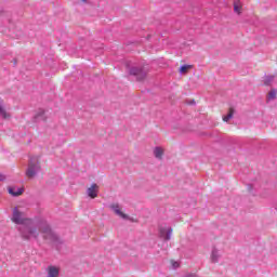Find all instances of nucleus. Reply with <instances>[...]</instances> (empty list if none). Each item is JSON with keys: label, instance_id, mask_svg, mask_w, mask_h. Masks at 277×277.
<instances>
[{"label": "nucleus", "instance_id": "1", "mask_svg": "<svg viewBox=\"0 0 277 277\" xmlns=\"http://www.w3.org/2000/svg\"><path fill=\"white\" fill-rule=\"evenodd\" d=\"M19 233V237L24 241H31V239H35V241H38L40 237V227L38 226V223L31 219L30 221H26L24 225H19L17 228Z\"/></svg>", "mask_w": 277, "mask_h": 277}, {"label": "nucleus", "instance_id": "2", "mask_svg": "<svg viewBox=\"0 0 277 277\" xmlns=\"http://www.w3.org/2000/svg\"><path fill=\"white\" fill-rule=\"evenodd\" d=\"M38 226L44 241L52 243V246H57V243H60V237H57L53 229H51L49 222L41 220L38 222Z\"/></svg>", "mask_w": 277, "mask_h": 277}, {"label": "nucleus", "instance_id": "3", "mask_svg": "<svg viewBox=\"0 0 277 277\" xmlns=\"http://www.w3.org/2000/svg\"><path fill=\"white\" fill-rule=\"evenodd\" d=\"M126 68L130 75L136 77V81H144V79H146V75H148L147 67L133 66L131 62L126 63Z\"/></svg>", "mask_w": 277, "mask_h": 277}, {"label": "nucleus", "instance_id": "4", "mask_svg": "<svg viewBox=\"0 0 277 277\" xmlns=\"http://www.w3.org/2000/svg\"><path fill=\"white\" fill-rule=\"evenodd\" d=\"M40 170H42V167H40V159L38 157H30L26 169L27 179H36Z\"/></svg>", "mask_w": 277, "mask_h": 277}, {"label": "nucleus", "instance_id": "5", "mask_svg": "<svg viewBox=\"0 0 277 277\" xmlns=\"http://www.w3.org/2000/svg\"><path fill=\"white\" fill-rule=\"evenodd\" d=\"M11 221L14 224H18L19 226L25 225L27 222L31 221V219L27 217L25 215V212H23L18 207L13 208L12 210V217Z\"/></svg>", "mask_w": 277, "mask_h": 277}, {"label": "nucleus", "instance_id": "6", "mask_svg": "<svg viewBox=\"0 0 277 277\" xmlns=\"http://www.w3.org/2000/svg\"><path fill=\"white\" fill-rule=\"evenodd\" d=\"M159 237L163 241H170L172 239V227H159Z\"/></svg>", "mask_w": 277, "mask_h": 277}, {"label": "nucleus", "instance_id": "7", "mask_svg": "<svg viewBox=\"0 0 277 277\" xmlns=\"http://www.w3.org/2000/svg\"><path fill=\"white\" fill-rule=\"evenodd\" d=\"M110 209H111V211H114V213H116V215H119V217H122V220H129V215H127V214H124V212H122V210L120 209V205L113 203V205H110Z\"/></svg>", "mask_w": 277, "mask_h": 277}, {"label": "nucleus", "instance_id": "8", "mask_svg": "<svg viewBox=\"0 0 277 277\" xmlns=\"http://www.w3.org/2000/svg\"><path fill=\"white\" fill-rule=\"evenodd\" d=\"M35 122H47V111L39 109L34 116Z\"/></svg>", "mask_w": 277, "mask_h": 277}, {"label": "nucleus", "instance_id": "9", "mask_svg": "<svg viewBox=\"0 0 277 277\" xmlns=\"http://www.w3.org/2000/svg\"><path fill=\"white\" fill-rule=\"evenodd\" d=\"M89 198H97L98 196V184H92L91 187L87 189Z\"/></svg>", "mask_w": 277, "mask_h": 277}, {"label": "nucleus", "instance_id": "10", "mask_svg": "<svg viewBox=\"0 0 277 277\" xmlns=\"http://www.w3.org/2000/svg\"><path fill=\"white\" fill-rule=\"evenodd\" d=\"M47 277H60V266L50 265L47 268Z\"/></svg>", "mask_w": 277, "mask_h": 277}, {"label": "nucleus", "instance_id": "11", "mask_svg": "<svg viewBox=\"0 0 277 277\" xmlns=\"http://www.w3.org/2000/svg\"><path fill=\"white\" fill-rule=\"evenodd\" d=\"M222 254H220V250L215 247L212 248L211 254H210V261L211 263H219Z\"/></svg>", "mask_w": 277, "mask_h": 277}, {"label": "nucleus", "instance_id": "12", "mask_svg": "<svg viewBox=\"0 0 277 277\" xmlns=\"http://www.w3.org/2000/svg\"><path fill=\"white\" fill-rule=\"evenodd\" d=\"M8 192L11 196L18 197V196H23L25 188H18L16 186H11L8 188Z\"/></svg>", "mask_w": 277, "mask_h": 277}, {"label": "nucleus", "instance_id": "13", "mask_svg": "<svg viewBox=\"0 0 277 277\" xmlns=\"http://www.w3.org/2000/svg\"><path fill=\"white\" fill-rule=\"evenodd\" d=\"M277 98V89H271V91L266 95L267 103L272 101H276Z\"/></svg>", "mask_w": 277, "mask_h": 277}, {"label": "nucleus", "instance_id": "14", "mask_svg": "<svg viewBox=\"0 0 277 277\" xmlns=\"http://www.w3.org/2000/svg\"><path fill=\"white\" fill-rule=\"evenodd\" d=\"M154 156L156 159H163V148L162 147H155L154 148Z\"/></svg>", "mask_w": 277, "mask_h": 277}, {"label": "nucleus", "instance_id": "15", "mask_svg": "<svg viewBox=\"0 0 277 277\" xmlns=\"http://www.w3.org/2000/svg\"><path fill=\"white\" fill-rule=\"evenodd\" d=\"M0 116L2 118H10V115L5 111V108H3V102L0 100Z\"/></svg>", "mask_w": 277, "mask_h": 277}, {"label": "nucleus", "instance_id": "16", "mask_svg": "<svg viewBox=\"0 0 277 277\" xmlns=\"http://www.w3.org/2000/svg\"><path fill=\"white\" fill-rule=\"evenodd\" d=\"M234 115H235V109L229 108V111H228L227 116L223 117V121L224 122H228V120H230Z\"/></svg>", "mask_w": 277, "mask_h": 277}, {"label": "nucleus", "instance_id": "17", "mask_svg": "<svg viewBox=\"0 0 277 277\" xmlns=\"http://www.w3.org/2000/svg\"><path fill=\"white\" fill-rule=\"evenodd\" d=\"M234 12H236V14H241V2L239 1L234 2Z\"/></svg>", "mask_w": 277, "mask_h": 277}, {"label": "nucleus", "instance_id": "18", "mask_svg": "<svg viewBox=\"0 0 277 277\" xmlns=\"http://www.w3.org/2000/svg\"><path fill=\"white\" fill-rule=\"evenodd\" d=\"M274 79H275L274 76H266L264 78V85H272V83H274Z\"/></svg>", "mask_w": 277, "mask_h": 277}, {"label": "nucleus", "instance_id": "19", "mask_svg": "<svg viewBox=\"0 0 277 277\" xmlns=\"http://www.w3.org/2000/svg\"><path fill=\"white\" fill-rule=\"evenodd\" d=\"M189 68H192V65H183V66L180 67V72H181L182 75H185V74H187V71L189 70Z\"/></svg>", "mask_w": 277, "mask_h": 277}, {"label": "nucleus", "instance_id": "20", "mask_svg": "<svg viewBox=\"0 0 277 277\" xmlns=\"http://www.w3.org/2000/svg\"><path fill=\"white\" fill-rule=\"evenodd\" d=\"M172 267L173 269H179V267H181V264L176 261H171Z\"/></svg>", "mask_w": 277, "mask_h": 277}, {"label": "nucleus", "instance_id": "21", "mask_svg": "<svg viewBox=\"0 0 277 277\" xmlns=\"http://www.w3.org/2000/svg\"><path fill=\"white\" fill-rule=\"evenodd\" d=\"M8 12L5 11H0V18H3V16H8Z\"/></svg>", "mask_w": 277, "mask_h": 277}, {"label": "nucleus", "instance_id": "22", "mask_svg": "<svg viewBox=\"0 0 277 277\" xmlns=\"http://www.w3.org/2000/svg\"><path fill=\"white\" fill-rule=\"evenodd\" d=\"M0 181H5V175L0 174Z\"/></svg>", "mask_w": 277, "mask_h": 277}, {"label": "nucleus", "instance_id": "23", "mask_svg": "<svg viewBox=\"0 0 277 277\" xmlns=\"http://www.w3.org/2000/svg\"><path fill=\"white\" fill-rule=\"evenodd\" d=\"M82 1V3H88V0H81Z\"/></svg>", "mask_w": 277, "mask_h": 277}]
</instances>
